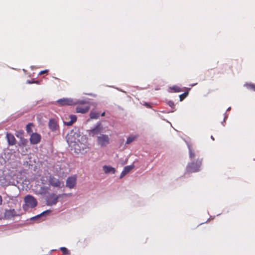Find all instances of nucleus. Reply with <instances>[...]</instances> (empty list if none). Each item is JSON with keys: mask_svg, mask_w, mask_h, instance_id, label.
I'll return each mask as SVG.
<instances>
[{"mask_svg": "<svg viewBox=\"0 0 255 255\" xmlns=\"http://www.w3.org/2000/svg\"><path fill=\"white\" fill-rule=\"evenodd\" d=\"M34 127V124L32 123H28L26 127V132L30 134L32 132V128Z\"/></svg>", "mask_w": 255, "mask_h": 255, "instance_id": "f3484780", "label": "nucleus"}, {"mask_svg": "<svg viewBox=\"0 0 255 255\" xmlns=\"http://www.w3.org/2000/svg\"><path fill=\"white\" fill-rule=\"evenodd\" d=\"M211 139H212L213 140H215L214 137H213V136L211 135Z\"/></svg>", "mask_w": 255, "mask_h": 255, "instance_id": "f704fd0d", "label": "nucleus"}, {"mask_svg": "<svg viewBox=\"0 0 255 255\" xmlns=\"http://www.w3.org/2000/svg\"><path fill=\"white\" fill-rule=\"evenodd\" d=\"M16 216V212L14 209L6 210L4 212V216L7 218H11Z\"/></svg>", "mask_w": 255, "mask_h": 255, "instance_id": "ddd939ff", "label": "nucleus"}, {"mask_svg": "<svg viewBox=\"0 0 255 255\" xmlns=\"http://www.w3.org/2000/svg\"><path fill=\"white\" fill-rule=\"evenodd\" d=\"M27 82L28 84H32V83H34V81H33V80H32V81L28 80Z\"/></svg>", "mask_w": 255, "mask_h": 255, "instance_id": "2f4dec72", "label": "nucleus"}, {"mask_svg": "<svg viewBox=\"0 0 255 255\" xmlns=\"http://www.w3.org/2000/svg\"><path fill=\"white\" fill-rule=\"evenodd\" d=\"M25 206H23L24 210L27 208H33L37 205L36 199L32 195H27L24 198Z\"/></svg>", "mask_w": 255, "mask_h": 255, "instance_id": "f03ea898", "label": "nucleus"}, {"mask_svg": "<svg viewBox=\"0 0 255 255\" xmlns=\"http://www.w3.org/2000/svg\"><path fill=\"white\" fill-rule=\"evenodd\" d=\"M90 106L88 105H78L76 108V112L77 113L85 114L89 111Z\"/></svg>", "mask_w": 255, "mask_h": 255, "instance_id": "1a4fd4ad", "label": "nucleus"}, {"mask_svg": "<svg viewBox=\"0 0 255 255\" xmlns=\"http://www.w3.org/2000/svg\"><path fill=\"white\" fill-rule=\"evenodd\" d=\"M70 121H69L68 122H64V124L65 125H66L67 126H71L75 122H76V121L77 120V117L76 115H70Z\"/></svg>", "mask_w": 255, "mask_h": 255, "instance_id": "4468645a", "label": "nucleus"}, {"mask_svg": "<svg viewBox=\"0 0 255 255\" xmlns=\"http://www.w3.org/2000/svg\"><path fill=\"white\" fill-rule=\"evenodd\" d=\"M51 211L50 210H46L45 211H44L42 213H41V214L34 217L32 218L33 219H38L39 218H40V217L43 216V215H45L46 214H47V213H50Z\"/></svg>", "mask_w": 255, "mask_h": 255, "instance_id": "b1692460", "label": "nucleus"}, {"mask_svg": "<svg viewBox=\"0 0 255 255\" xmlns=\"http://www.w3.org/2000/svg\"><path fill=\"white\" fill-rule=\"evenodd\" d=\"M245 86L250 90L255 91V84L252 83H246Z\"/></svg>", "mask_w": 255, "mask_h": 255, "instance_id": "4be33fe9", "label": "nucleus"}, {"mask_svg": "<svg viewBox=\"0 0 255 255\" xmlns=\"http://www.w3.org/2000/svg\"><path fill=\"white\" fill-rule=\"evenodd\" d=\"M127 175V173H126L125 172H124V171L123 170L122 173H121V175L120 176V178H123L125 176H126Z\"/></svg>", "mask_w": 255, "mask_h": 255, "instance_id": "c756f323", "label": "nucleus"}, {"mask_svg": "<svg viewBox=\"0 0 255 255\" xmlns=\"http://www.w3.org/2000/svg\"><path fill=\"white\" fill-rule=\"evenodd\" d=\"M6 139L7 141V142L9 145H14L16 144V139L14 136V135L10 133H7L6 134Z\"/></svg>", "mask_w": 255, "mask_h": 255, "instance_id": "f8f14e48", "label": "nucleus"}, {"mask_svg": "<svg viewBox=\"0 0 255 255\" xmlns=\"http://www.w3.org/2000/svg\"><path fill=\"white\" fill-rule=\"evenodd\" d=\"M167 104L169 107L173 109V110L171 111V112H173L175 111V104L173 101L169 100L167 102Z\"/></svg>", "mask_w": 255, "mask_h": 255, "instance_id": "5701e85b", "label": "nucleus"}, {"mask_svg": "<svg viewBox=\"0 0 255 255\" xmlns=\"http://www.w3.org/2000/svg\"><path fill=\"white\" fill-rule=\"evenodd\" d=\"M46 72H47V70H43V71H41V72H40V73H39V75H41V74H44V73H46Z\"/></svg>", "mask_w": 255, "mask_h": 255, "instance_id": "7c9ffc66", "label": "nucleus"}, {"mask_svg": "<svg viewBox=\"0 0 255 255\" xmlns=\"http://www.w3.org/2000/svg\"><path fill=\"white\" fill-rule=\"evenodd\" d=\"M137 137L136 135H130L129 136L126 141V144H128L134 141Z\"/></svg>", "mask_w": 255, "mask_h": 255, "instance_id": "412c9836", "label": "nucleus"}, {"mask_svg": "<svg viewBox=\"0 0 255 255\" xmlns=\"http://www.w3.org/2000/svg\"><path fill=\"white\" fill-rule=\"evenodd\" d=\"M2 198L1 196L0 195V206L2 204Z\"/></svg>", "mask_w": 255, "mask_h": 255, "instance_id": "473e14b6", "label": "nucleus"}, {"mask_svg": "<svg viewBox=\"0 0 255 255\" xmlns=\"http://www.w3.org/2000/svg\"><path fill=\"white\" fill-rule=\"evenodd\" d=\"M105 112H103V113H102L101 114V116L103 117V116H105Z\"/></svg>", "mask_w": 255, "mask_h": 255, "instance_id": "72a5a7b5", "label": "nucleus"}, {"mask_svg": "<svg viewBox=\"0 0 255 255\" xmlns=\"http://www.w3.org/2000/svg\"><path fill=\"white\" fill-rule=\"evenodd\" d=\"M49 185L54 188H61L63 182L56 178L54 175H50L48 178Z\"/></svg>", "mask_w": 255, "mask_h": 255, "instance_id": "20e7f679", "label": "nucleus"}, {"mask_svg": "<svg viewBox=\"0 0 255 255\" xmlns=\"http://www.w3.org/2000/svg\"><path fill=\"white\" fill-rule=\"evenodd\" d=\"M34 83L38 84V81H34Z\"/></svg>", "mask_w": 255, "mask_h": 255, "instance_id": "c9c22d12", "label": "nucleus"}, {"mask_svg": "<svg viewBox=\"0 0 255 255\" xmlns=\"http://www.w3.org/2000/svg\"><path fill=\"white\" fill-rule=\"evenodd\" d=\"M172 89L174 90L175 92H180L181 91V89L179 87L174 86L172 87Z\"/></svg>", "mask_w": 255, "mask_h": 255, "instance_id": "cd10ccee", "label": "nucleus"}, {"mask_svg": "<svg viewBox=\"0 0 255 255\" xmlns=\"http://www.w3.org/2000/svg\"><path fill=\"white\" fill-rule=\"evenodd\" d=\"M110 138L106 134H101L97 138V141L101 146H105L109 143Z\"/></svg>", "mask_w": 255, "mask_h": 255, "instance_id": "423d86ee", "label": "nucleus"}, {"mask_svg": "<svg viewBox=\"0 0 255 255\" xmlns=\"http://www.w3.org/2000/svg\"><path fill=\"white\" fill-rule=\"evenodd\" d=\"M57 102L60 106H70L75 104L72 99L68 98L60 99L57 100Z\"/></svg>", "mask_w": 255, "mask_h": 255, "instance_id": "9d476101", "label": "nucleus"}, {"mask_svg": "<svg viewBox=\"0 0 255 255\" xmlns=\"http://www.w3.org/2000/svg\"><path fill=\"white\" fill-rule=\"evenodd\" d=\"M202 159L198 158L196 161H193L189 163L187 166V171L189 172H196L200 170L202 164Z\"/></svg>", "mask_w": 255, "mask_h": 255, "instance_id": "f257e3e1", "label": "nucleus"}, {"mask_svg": "<svg viewBox=\"0 0 255 255\" xmlns=\"http://www.w3.org/2000/svg\"><path fill=\"white\" fill-rule=\"evenodd\" d=\"M230 109H231V108H230V107H229V108H228L227 111H229V110H230Z\"/></svg>", "mask_w": 255, "mask_h": 255, "instance_id": "e433bc0d", "label": "nucleus"}, {"mask_svg": "<svg viewBox=\"0 0 255 255\" xmlns=\"http://www.w3.org/2000/svg\"><path fill=\"white\" fill-rule=\"evenodd\" d=\"M60 250L61 251V252L65 255H69L70 252L68 250V249L65 247H61L60 248Z\"/></svg>", "mask_w": 255, "mask_h": 255, "instance_id": "393cba45", "label": "nucleus"}, {"mask_svg": "<svg viewBox=\"0 0 255 255\" xmlns=\"http://www.w3.org/2000/svg\"><path fill=\"white\" fill-rule=\"evenodd\" d=\"M23 133H24V132L23 130H19V131H17V132L16 133V136L18 138H19L20 139V138L23 137Z\"/></svg>", "mask_w": 255, "mask_h": 255, "instance_id": "a878e982", "label": "nucleus"}, {"mask_svg": "<svg viewBox=\"0 0 255 255\" xmlns=\"http://www.w3.org/2000/svg\"><path fill=\"white\" fill-rule=\"evenodd\" d=\"M76 184V176H72L68 177L66 180V186L67 187L72 189L74 188Z\"/></svg>", "mask_w": 255, "mask_h": 255, "instance_id": "0eeeda50", "label": "nucleus"}, {"mask_svg": "<svg viewBox=\"0 0 255 255\" xmlns=\"http://www.w3.org/2000/svg\"><path fill=\"white\" fill-rule=\"evenodd\" d=\"M103 130V126L101 122H98L95 126L89 130V135L95 136L100 133Z\"/></svg>", "mask_w": 255, "mask_h": 255, "instance_id": "7ed1b4c3", "label": "nucleus"}, {"mask_svg": "<svg viewBox=\"0 0 255 255\" xmlns=\"http://www.w3.org/2000/svg\"><path fill=\"white\" fill-rule=\"evenodd\" d=\"M103 169L106 173H111L114 174L116 172L115 169L110 166L104 165L103 166Z\"/></svg>", "mask_w": 255, "mask_h": 255, "instance_id": "2eb2a0df", "label": "nucleus"}, {"mask_svg": "<svg viewBox=\"0 0 255 255\" xmlns=\"http://www.w3.org/2000/svg\"><path fill=\"white\" fill-rule=\"evenodd\" d=\"M134 168V165H130L126 166L124 168L123 171L124 172L127 173V174L129 173L133 168Z\"/></svg>", "mask_w": 255, "mask_h": 255, "instance_id": "6ab92c4d", "label": "nucleus"}, {"mask_svg": "<svg viewBox=\"0 0 255 255\" xmlns=\"http://www.w3.org/2000/svg\"><path fill=\"white\" fill-rule=\"evenodd\" d=\"M143 105L145 106L146 108H151V106L150 105V104L148 103H147V102H145L144 104H143Z\"/></svg>", "mask_w": 255, "mask_h": 255, "instance_id": "c85d7f7f", "label": "nucleus"}, {"mask_svg": "<svg viewBox=\"0 0 255 255\" xmlns=\"http://www.w3.org/2000/svg\"><path fill=\"white\" fill-rule=\"evenodd\" d=\"M48 127L52 131H55L59 129V126L57 122L54 119H50L48 123Z\"/></svg>", "mask_w": 255, "mask_h": 255, "instance_id": "9b49d317", "label": "nucleus"}, {"mask_svg": "<svg viewBox=\"0 0 255 255\" xmlns=\"http://www.w3.org/2000/svg\"><path fill=\"white\" fill-rule=\"evenodd\" d=\"M59 196L54 193H52L46 197V204L48 206H52L55 205L57 202Z\"/></svg>", "mask_w": 255, "mask_h": 255, "instance_id": "39448f33", "label": "nucleus"}, {"mask_svg": "<svg viewBox=\"0 0 255 255\" xmlns=\"http://www.w3.org/2000/svg\"><path fill=\"white\" fill-rule=\"evenodd\" d=\"M28 142L27 139L22 137L20 139L19 142V145L20 146L24 147L25 146Z\"/></svg>", "mask_w": 255, "mask_h": 255, "instance_id": "aec40b11", "label": "nucleus"}, {"mask_svg": "<svg viewBox=\"0 0 255 255\" xmlns=\"http://www.w3.org/2000/svg\"><path fill=\"white\" fill-rule=\"evenodd\" d=\"M188 94V92H185L179 96L180 101H182Z\"/></svg>", "mask_w": 255, "mask_h": 255, "instance_id": "bb28decb", "label": "nucleus"}, {"mask_svg": "<svg viewBox=\"0 0 255 255\" xmlns=\"http://www.w3.org/2000/svg\"><path fill=\"white\" fill-rule=\"evenodd\" d=\"M91 119H97L99 118L100 114L96 111H91L90 114Z\"/></svg>", "mask_w": 255, "mask_h": 255, "instance_id": "a211bd4d", "label": "nucleus"}, {"mask_svg": "<svg viewBox=\"0 0 255 255\" xmlns=\"http://www.w3.org/2000/svg\"><path fill=\"white\" fill-rule=\"evenodd\" d=\"M41 135L37 133H32L30 134L29 138L30 142L32 144H36L38 143L41 140Z\"/></svg>", "mask_w": 255, "mask_h": 255, "instance_id": "6e6552de", "label": "nucleus"}, {"mask_svg": "<svg viewBox=\"0 0 255 255\" xmlns=\"http://www.w3.org/2000/svg\"><path fill=\"white\" fill-rule=\"evenodd\" d=\"M188 148L189 149V157L191 160L193 159L195 157V153L194 151L192 149L191 145L190 144H188Z\"/></svg>", "mask_w": 255, "mask_h": 255, "instance_id": "dca6fc26", "label": "nucleus"}]
</instances>
